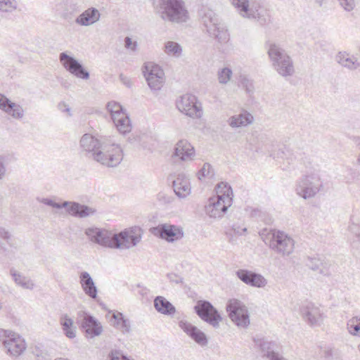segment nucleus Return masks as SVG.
Masks as SVG:
<instances>
[{"instance_id":"43","label":"nucleus","mask_w":360,"mask_h":360,"mask_svg":"<svg viewBox=\"0 0 360 360\" xmlns=\"http://www.w3.org/2000/svg\"><path fill=\"white\" fill-rule=\"evenodd\" d=\"M231 5L237 9L239 14L243 17L249 6V0H230Z\"/></svg>"},{"instance_id":"16","label":"nucleus","mask_w":360,"mask_h":360,"mask_svg":"<svg viewBox=\"0 0 360 360\" xmlns=\"http://www.w3.org/2000/svg\"><path fill=\"white\" fill-rule=\"evenodd\" d=\"M179 327L196 344L202 347L208 345V338L205 333L197 326L186 321L181 320L179 322Z\"/></svg>"},{"instance_id":"46","label":"nucleus","mask_w":360,"mask_h":360,"mask_svg":"<svg viewBox=\"0 0 360 360\" xmlns=\"http://www.w3.org/2000/svg\"><path fill=\"white\" fill-rule=\"evenodd\" d=\"M213 172L212 166L208 163H205L202 169L198 173V177L200 180L205 176H212Z\"/></svg>"},{"instance_id":"12","label":"nucleus","mask_w":360,"mask_h":360,"mask_svg":"<svg viewBox=\"0 0 360 360\" xmlns=\"http://www.w3.org/2000/svg\"><path fill=\"white\" fill-rule=\"evenodd\" d=\"M152 233L167 242H174L181 239L184 236V231L181 227L169 224H160L152 229Z\"/></svg>"},{"instance_id":"47","label":"nucleus","mask_w":360,"mask_h":360,"mask_svg":"<svg viewBox=\"0 0 360 360\" xmlns=\"http://www.w3.org/2000/svg\"><path fill=\"white\" fill-rule=\"evenodd\" d=\"M340 6L347 12H351L356 7L355 0H338Z\"/></svg>"},{"instance_id":"55","label":"nucleus","mask_w":360,"mask_h":360,"mask_svg":"<svg viewBox=\"0 0 360 360\" xmlns=\"http://www.w3.org/2000/svg\"><path fill=\"white\" fill-rule=\"evenodd\" d=\"M6 174V168L3 162L0 161V179H1Z\"/></svg>"},{"instance_id":"2","label":"nucleus","mask_w":360,"mask_h":360,"mask_svg":"<svg viewBox=\"0 0 360 360\" xmlns=\"http://www.w3.org/2000/svg\"><path fill=\"white\" fill-rule=\"evenodd\" d=\"M156 9L164 20L179 23L188 19L183 0H158Z\"/></svg>"},{"instance_id":"28","label":"nucleus","mask_w":360,"mask_h":360,"mask_svg":"<svg viewBox=\"0 0 360 360\" xmlns=\"http://www.w3.org/2000/svg\"><path fill=\"white\" fill-rule=\"evenodd\" d=\"M267 53L272 63L273 67L279 63L280 61L285 60L290 57L283 48L275 43H270L269 44Z\"/></svg>"},{"instance_id":"21","label":"nucleus","mask_w":360,"mask_h":360,"mask_svg":"<svg viewBox=\"0 0 360 360\" xmlns=\"http://www.w3.org/2000/svg\"><path fill=\"white\" fill-rule=\"evenodd\" d=\"M68 205L65 207L67 212L75 217L85 218L96 212L94 208L76 202L68 201Z\"/></svg>"},{"instance_id":"24","label":"nucleus","mask_w":360,"mask_h":360,"mask_svg":"<svg viewBox=\"0 0 360 360\" xmlns=\"http://www.w3.org/2000/svg\"><path fill=\"white\" fill-rule=\"evenodd\" d=\"M262 6L259 3L256 1H249L247 11L245 12L243 18L248 19H256L260 24H265L269 21V17L263 14Z\"/></svg>"},{"instance_id":"44","label":"nucleus","mask_w":360,"mask_h":360,"mask_svg":"<svg viewBox=\"0 0 360 360\" xmlns=\"http://www.w3.org/2000/svg\"><path fill=\"white\" fill-rule=\"evenodd\" d=\"M16 7L15 0H0V11L12 12L15 10Z\"/></svg>"},{"instance_id":"20","label":"nucleus","mask_w":360,"mask_h":360,"mask_svg":"<svg viewBox=\"0 0 360 360\" xmlns=\"http://www.w3.org/2000/svg\"><path fill=\"white\" fill-rule=\"evenodd\" d=\"M173 188L175 194L180 198H184L191 193V184L188 178L184 174H178L173 181Z\"/></svg>"},{"instance_id":"29","label":"nucleus","mask_w":360,"mask_h":360,"mask_svg":"<svg viewBox=\"0 0 360 360\" xmlns=\"http://www.w3.org/2000/svg\"><path fill=\"white\" fill-rule=\"evenodd\" d=\"M111 324L122 333L127 334L131 332V323L128 319H126L123 314L119 311L112 312L110 320Z\"/></svg>"},{"instance_id":"4","label":"nucleus","mask_w":360,"mask_h":360,"mask_svg":"<svg viewBox=\"0 0 360 360\" xmlns=\"http://www.w3.org/2000/svg\"><path fill=\"white\" fill-rule=\"evenodd\" d=\"M122 158L120 146L105 142L103 143V146H100L98 152H96L94 160L104 166L114 167L121 162Z\"/></svg>"},{"instance_id":"51","label":"nucleus","mask_w":360,"mask_h":360,"mask_svg":"<svg viewBox=\"0 0 360 360\" xmlns=\"http://www.w3.org/2000/svg\"><path fill=\"white\" fill-rule=\"evenodd\" d=\"M158 198L160 201L167 204L171 203L173 201V198L172 196L167 195L165 193H160L158 195Z\"/></svg>"},{"instance_id":"1","label":"nucleus","mask_w":360,"mask_h":360,"mask_svg":"<svg viewBox=\"0 0 360 360\" xmlns=\"http://www.w3.org/2000/svg\"><path fill=\"white\" fill-rule=\"evenodd\" d=\"M217 195L209 199L205 206V212L212 218H221L232 205L233 191L228 184L220 182L216 188Z\"/></svg>"},{"instance_id":"25","label":"nucleus","mask_w":360,"mask_h":360,"mask_svg":"<svg viewBox=\"0 0 360 360\" xmlns=\"http://www.w3.org/2000/svg\"><path fill=\"white\" fill-rule=\"evenodd\" d=\"M101 13L95 8H89L82 13L76 19L75 22L82 26H90L100 19Z\"/></svg>"},{"instance_id":"32","label":"nucleus","mask_w":360,"mask_h":360,"mask_svg":"<svg viewBox=\"0 0 360 360\" xmlns=\"http://www.w3.org/2000/svg\"><path fill=\"white\" fill-rule=\"evenodd\" d=\"M273 68L281 76L284 77H291L295 73L294 64L290 56L285 60L280 61L279 63Z\"/></svg>"},{"instance_id":"57","label":"nucleus","mask_w":360,"mask_h":360,"mask_svg":"<svg viewBox=\"0 0 360 360\" xmlns=\"http://www.w3.org/2000/svg\"><path fill=\"white\" fill-rule=\"evenodd\" d=\"M333 355V351L331 349H326L324 350V356L325 357H330Z\"/></svg>"},{"instance_id":"38","label":"nucleus","mask_w":360,"mask_h":360,"mask_svg":"<svg viewBox=\"0 0 360 360\" xmlns=\"http://www.w3.org/2000/svg\"><path fill=\"white\" fill-rule=\"evenodd\" d=\"M59 60L65 70L68 72L71 70L75 65H78V60L74 57L69 56L66 52L60 53L59 55Z\"/></svg>"},{"instance_id":"48","label":"nucleus","mask_w":360,"mask_h":360,"mask_svg":"<svg viewBox=\"0 0 360 360\" xmlns=\"http://www.w3.org/2000/svg\"><path fill=\"white\" fill-rule=\"evenodd\" d=\"M41 202L46 205L51 206L56 209H61L66 207L68 205V201H64L62 203L56 202L49 198H43Z\"/></svg>"},{"instance_id":"26","label":"nucleus","mask_w":360,"mask_h":360,"mask_svg":"<svg viewBox=\"0 0 360 360\" xmlns=\"http://www.w3.org/2000/svg\"><path fill=\"white\" fill-rule=\"evenodd\" d=\"M227 122L231 127L239 128L252 124L254 117L252 114L246 110H243L239 114L230 117Z\"/></svg>"},{"instance_id":"9","label":"nucleus","mask_w":360,"mask_h":360,"mask_svg":"<svg viewBox=\"0 0 360 360\" xmlns=\"http://www.w3.org/2000/svg\"><path fill=\"white\" fill-rule=\"evenodd\" d=\"M269 247L283 257L289 256L294 251L295 241L285 232L274 231L272 233Z\"/></svg>"},{"instance_id":"37","label":"nucleus","mask_w":360,"mask_h":360,"mask_svg":"<svg viewBox=\"0 0 360 360\" xmlns=\"http://www.w3.org/2000/svg\"><path fill=\"white\" fill-rule=\"evenodd\" d=\"M60 324L65 335L69 338H74L76 336V330L73 327V320L67 314L63 315L60 318Z\"/></svg>"},{"instance_id":"36","label":"nucleus","mask_w":360,"mask_h":360,"mask_svg":"<svg viewBox=\"0 0 360 360\" xmlns=\"http://www.w3.org/2000/svg\"><path fill=\"white\" fill-rule=\"evenodd\" d=\"M10 274L16 285L24 289L32 290L34 288V283L30 278L24 276L13 269L10 270Z\"/></svg>"},{"instance_id":"40","label":"nucleus","mask_w":360,"mask_h":360,"mask_svg":"<svg viewBox=\"0 0 360 360\" xmlns=\"http://www.w3.org/2000/svg\"><path fill=\"white\" fill-rule=\"evenodd\" d=\"M165 51L167 54L179 57L181 54V46L176 42L167 41L165 45Z\"/></svg>"},{"instance_id":"23","label":"nucleus","mask_w":360,"mask_h":360,"mask_svg":"<svg viewBox=\"0 0 360 360\" xmlns=\"http://www.w3.org/2000/svg\"><path fill=\"white\" fill-rule=\"evenodd\" d=\"M105 141L95 138L89 134H84L80 139V146L84 150L91 153L93 158L96 152H98L100 146H103V143Z\"/></svg>"},{"instance_id":"34","label":"nucleus","mask_w":360,"mask_h":360,"mask_svg":"<svg viewBox=\"0 0 360 360\" xmlns=\"http://www.w3.org/2000/svg\"><path fill=\"white\" fill-rule=\"evenodd\" d=\"M336 60L342 66L351 70L357 69L360 65L356 58L350 56L346 52H340L336 56Z\"/></svg>"},{"instance_id":"17","label":"nucleus","mask_w":360,"mask_h":360,"mask_svg":"<svg viewBox=\"0 0 360 360\" xmlns=\"http://www.w3.org/2000/svg\"><path fill=\"white\" fill-rule=\"evenodd\" d=\"M257 345L260 348V354L263 359L266 360H287L279 353L278 346L274 342L259 340L257 341Z\"/></svg>"},{"instance_id":"27","label":"nucleus","mask_w":360,"mask_h":360,"mask_svg":"<svg viewBox=\"0 0 360 360\" xmlns=\"http://www.w3.org/2000/svg\"><path fill=\"white\" fill-rule=\"evenodd\" d=\"M79 283L82 288L86 295L95 299L97 297V288L90 276L86 271H83L79 275Z\"/></svg>"},{"instance_id":"39","label":"nucleus","mask_w":360,"mask_h":360,"mask_svg":"<svg viewBox=\"0 0 360 360\" xmlns=\"http://www.w3.org/2000/svg\"><path fill=\"white\" fill-rule=\"evenodd\" d=\"M233 75L231 69L227 67L220 68L217 71V79L219 84L225 85L227 84Z\"/></svg>"},{"instance_id":"30","label":"nucleus","mask_w":360,"mask_h":360,"mask_svg":"<svg viewBox=\"0 0 360 360\" xmlns=\"http://www.w3.org/2000/svg\"><path fill=\"white\" fill-rule=\"evenodd\" d=\"M200 15L202 22L207 32L213 30L214 27L221 23L217 14L211 9H202Z\"/></svg>"},{"instance_id":"41","label":"nucleus","mask_w":360,"mask_h":360,"mask_svg":"<svg viewBox=\"0 0 360 360\" xmlns=\"http://www.w3.org/2000/svg\"><path fill=\"white\" fill-rule=\"evenodd\" d=\"M347 329L350 334L360 337V317L355 316L349 319Z\"/></svg>"},{"instance_id":"62","label":"nucleus","mask_w":360,"mask_h":360,"mask_svg":"<svg viewBox=\"0 0 360 360\" xmlns=\"http://www.w3.org/2000/svg\"><path fill=\"white\" fill-rule=\"evenodd\" d=\"M246 230L247 229L245 228L243 229V231H246Z\"/></svg>"},{"instance_id":"15","label":"nucleus","mask_w":360,"mask_h":360,"mask_svg":"<svg viewBox=\"0 0 360 360\" xmlns=\"http://www.w3.org/2000/svg\"><path fill=\"white\" fill-rule=\"evenodd\" d=\"M236 275L243 283L251 287L263 288L268 283L267 279L262 274L248 269H238Z\"/></svg>"},{"instance_id":"56","label":"nucleus","mask_w":360,"mask_h":360,"mask_svg":"<svg viewBox=\"0 0 360 360\" xmlns=\"http://www.w3.org/2000/svg\"><path fill=\"white\" fill-rule=\"evenodd\" d=\"M167 277L169 278V279L170 280V281H172V282H175L176 283H179V282H181V281H179V279H176V278L177 277L176 275L175 274H167Z\"/></svg>"},{"instance_id":"8","label":"nucleus","mask_w":360,"mask_h":360,"mask_svg":"<svg viewBox=\"0 0 360 360\" xmlns=\"http://www.w3.org/2000/svg\"><path fill=\"white\" fill-rule=\"evenodd\" d=\"M196 314L205 322L214 328L219 327L222 317L218 310L207 300H198L194 307Z\"/></svg>"},{"instance_id":"18","label":"nucleus","mask_w":360,"mask_h":360,"mask_svg":"<svg viewBox=\"0 0 360 360\" xmlns=\"http://www.w3.org/2000/svg\"><path fill=\"white\" fill-rule=\"evenodd\" d=\"M0 109L15 119H21L24 115V110L20 105L11 101L1 94H0Z\"/></svg>"},{"instance_id":"54","label":"nucleus","mask_w":360,"mask_h":360,"mask_svg":"<svg viewBox=\"0 0 360 360\" xmlns=\"http://www.w3.org/2000/svg\"><path fill=\"white\" fill-rule=\"evenodd\" d=\"M121 80L122 82L128 87H130L131 86V82L126 77H123L122 75H120Z\"/></svg>"},{"instance_id":"35","label":"nucleus","mask_w":360,"mask_h":360,"mask_svg":"<svg viewBox=\"0 0 360 360\" xmlns=\"http://www.w3.org/2000/svg\"><path fill=\"white\" fill-rule=\"evenodd\" d=\"M210 36L214 37L220 44H226L229 41L230 35L229 30L224 23H220L213 30L208 32Z\"/></svg>"},{"instance_id":"13","label":"nucleus","mask_w":360,"mask_h":360,"mask_svg":"<svg viewBox=\"0 0 360 360\" xmlns=\"http://www.w3.org/2000/svg\"><path fill=\"white\" fill-rule=\"evenodd\" d=\"M85 234L91 242L105 248H112V232L96 227H91L85 230Z\"/></svg>"},{"instance_id":"10","label":"nucleus","mask_w":360,"mask_h":360,"mask_svg":"<svg viewBox=\"0 0 360 360\" xmlns=\"http://www.w3.org/2000/svg\"><path fill=\"white\" fill-rule=\"evenodd\" d=\"M143 74L152 91H158L163 85L165 73L162 69L152 62L144 64Z\"/></svg>"},{"instance_id":"19","label":"nucleus","mask_w":360,"mask_h":360,"mask_svg":"<svg viewBox=\"0 0 360 360\" xmlns=\"http://www.w3.org/2000/svg\"><path fill=\"white\" fill-rule=\"evenodd\" d=\"M195 155L194 148L186 140L179 141L175 146L173 158L183 161L191 160Z\"/></svg>"},{"instance_id":"14","label":"nucleus","mask_w":360,"mask_h":360,"mask_svg":"<svg viewBox=\"0 0 360 360\" xmlns=\"http://www.w3.org/2000/svg\"><path fill=\"white\" fill-rule=\"evenodd\" d=\"M301 314L304 321L311 326H318L323 320L321 309L312 302L304 304L301 308Z\"/></svg>"},{"instance_id":"59","label":"nucleus","mask_w":360,"mask_h":360,"mask_svg":"<svg viewBox=\"0 0 360 360\" xmlns=\"http://www.w3.org/2000/svg\"><path fill=\"white\" fill-rule=\"evenodd\" d=\"M3 307H4L3 303H2V302H1V301L0 300V311L2 310Z\"/></svg>"},{"instance_id":"33","label":"nucleus","mask_w":360,"mask_h":360,"mask_svg":"<svg viewBox=\"0 0 360 360\" xmlns=\"http://www.w3.org/2000/svg\"><path fill=\"white\" fill-rule=\"evenodd\" d=\"M112 121L120 133L126 134L131 131L130 120L125 112L114 115Z\"/></svg>"},{"instance_id":"58","label":"nucleus","mask_w":360,"mask_h":360,"mask_svg":"<svg viewBox=\"0 0 360 360\" xmlns=\"http://www.w3.org/2000/svg\"><path fill=\"white\" fill-rule=\"evenodd\" d=\"M324 0H315V3L318 4L319 6L323 5Z\"/></svg>"},{"instance_id":"31","label":"nucleus","mask_w":360,"mask_h":360,"mask_svg":"<svg viewBox=\"0 0 360 360\" xmlns=\"http://www.w3.org/2000/svg\"><path fill=\"white\" fill-rule=\"evenodd\" d=\"M154 307L159 313L165 315H173L176 312V309L172 304L162 296L155 298Z\"/></svg>"},{"instance_id":"42","label":"nucleus","mask_w":360,"mask_h":360,"mask_svg":"<svg viewBox=\"0 0 360 360\" xmlns=\"http://www.w3.org/2000/svg\"><path fill=\"white\" fill-rule=\"evenodd\" d=\"M69 72L80 79H88L89 78V72L83 68L79 62H78V65L74 66Z\"/></svg>"},{"instance_id":"45","label":"nucleus","mask_w":360,"mask_h":360,"mask_svg":"<svg viewBox=\"0 0 360 360\" xmlns=\"http://www.w3.org/2000/svg\"><path fill=\"white\" fill-rule=\"evenodd\" d=\"M107 109L110 112L112 120L114 118V115L123 113L124 111L122 105L115 101H110L107 104Z\"/></svg>"},{"instance_id":"61","label":"nucleus","mask_w":360,"mask_h":360,"mask_svg":"<svg viewBox=\"0 0 360 360\" xmlns=\"http://www.w3.org/2000/svg\"><path fill=\"white\" fill-rule=\"evenodd\" d=\"M57 360H68V359H57Z\"/></svg>"},{"instance_id":"50","label":"nucleus","mask_w":360,"mask_h":360,"mask_svg":"<svg viewBox=\"0 0 360 360\" xmlns=\"http://www.w3.org/2000/svg\"><path fill=\"white\" fill-rule=\"evenodd\" d=\"M137 42L136 41H132V39L129 37H126L124 39V46L127 49H130L133 51H135L137 48Z\"/></svg>"},{"instance_id":"11","label":"nucleus","mask_w":360,"mask_h":360,"mask_svg":"<svg viewBox=\"0 0 360 360\" xmlns=\"http://www.w3.org/2000/svg\"><path fill=\"white\" fill-rule=\"evenodd\" d=\"M176 107L179 111L187 116L198 118L201 116V108L198 105L197 98L192 94H184L176 101Z\"/></svg>"},{"instance_id":"7","label":"nucleus","mask_w":360,"mask_h":360,"mask_svg":"<svg viewBox=\"0 0 360 360\" xmlns=\"http://www.w3.org/2000/svg\"><path fill=\"white\" fill-rule=\"evenodd\" d=\"M141 239V230L138 227L125 229L119 233H113L112 248L129 249L136 246Z\"/></svg>"},{"instance_id":"5","label":"nucleus","mask_w":360,"mask_h":360,"mask_svg":"<svg viewBox=\"0 0 360 360\" xmlns=\"http://www.w3.org/2000/svg\"><path fill=\"white\" fill-rule=\"evenodd\" d=\"M226 311L231 321L238 327L247 328L250 324V312L246 305L237 299H231L226 304Z\"/></svg>"},{"instance_id":"52","label":"nucleus","mask_w":360,"mask_h":360,"mask_svg":"<svg viewBox=\"0 0 360 360\" xmlns=\"http://www.w3.org/2000/svg\"><path fill=\"white\" fill-rule=\"evenodd\" d=\"M58 108L60 111L65 112L69 116H71L70 108L65 103H60L58 104Z\"/></svg>"},{"instance_id":"53","label":"nucleus","mask_w":360,"mask_h":360,"mask_svg":"<svg viewBox=\"0 0 360 360\" xmlns=\"http://www.w3.org/2000/svg\"><path fill=\"white\" fill-rule=\"evenodd\" d=\"M0 237L5 240H8L11 238V234L4 228L0 227Z\"/></svg>"},{"instance_id":"22","label":"nucleus","mask_w":360,"mask_h":360,"mask_svg":"<svg viewBox=\"0 0 360 360\" xmlns=\"http://www.w3.org/2000/svg\"><path fill=\"white\" fill-rule=\"evenodd\" d=\"M81 326L91 338L99 335L103 331V328L100 323L92 316L88 314L84 316Z\"/></svg>"},{"instance_id":"60","label":"nucleus","mask_w":360,"mask_h":360,"mask_svg":"<svg viewBox=\"0 0 360 360\" xmlns=\"http://www.w3.org/2000/svg\"><path fill=\"white\" fill-rule=\"evenodd\" d=\"M3 249H4L3 245L0 243V250H3Z\"/></svg>"},{"instance_id":"49","label":"nucleus","mask_w":360,"mask_h":360,"mask_svg":"<svg viewBox=\"0 0 360 360\" xmlns=\"http://www.w3.org/2000/svg\"><path fill=\"white\" fill-rule=\"evenodd\" d=\"M240 82L243 88L245 89L247 93L250 94L253 92L254 86L252 82L250 80L248 77H246L245 76H240Z\"/></svg>"},{"instance_id":"3","label":"nucleus","mask_w":360,"mask_h":360,"mask_svg":"<svg viewBox=\"0 0 360 360\" xmlns=\"http://www.w3.org/2000/svg\"><path fill=\"white\" fill-rule=\"evenodd\" d=\"M323 188V182L320 175L311 172L300 178L296 184V193L304 199L314 197Z\"/></svg>"},{"instance_id":"6","label":"nucleus","mask_w":360,"mask_h":360,"mask_svg":"<svg viewBox=\"0 0 360 360\" xmlns=\"http://www.w3.org/2000/svg\"><path fill=\"white\" fill-rule=\"evenodd\" d=\"M0 342L6 353L12 356H20L26 349L24 339L10 330L0 328Z\"/></svg>"}]
</instances>
